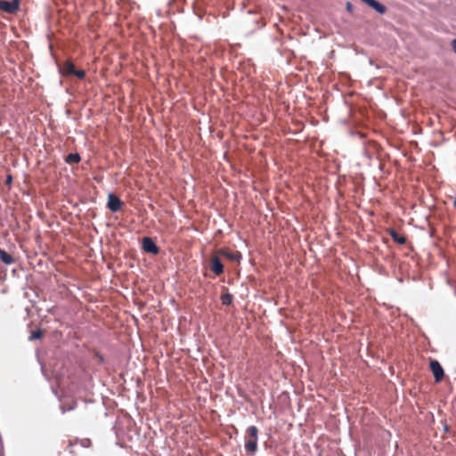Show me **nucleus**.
<instances>
[{
  "mask_svg": "<svg viewBox=\"0 0 456 456\" xmlns=\"http://www.w3.org/2000/svg\"><path fill=\"white\" fill-rule=\"evenodd\" d=\"M61 72L63 76H76L79 79H84L86 72L83 69L77 70L71 61H66L61 67Z\"/></svg>",
  "mask_w": 456,
  "mask_h": 456,
  "instance_id": "f257e3e1",
  "label": "nucleus"
},
{
  "mask_svg": "<svg viewBox=\"0 0 456 456\" xmlns=\"http://www.w3.org/2000/svg\"><path fill=\"white\" fill-rule=\"evenodd\" d=\"M430 370L434 375L436 383H440L444 376V371L441 364L436 360H431L429 362Z\"/></svg>",
  "mask_w": 456,
  "mask_h": 456,
  "instance_id": "f03ea898",
  "label": "nucleus"
},
{
  "mask_svg": "<svg viewBox=\"0 0 456 456\" xmlns=\"http://www.w3.org/2000/svg\"><path fill=\"white\" fill-rule=\"evenodd\" d=\"M20 6L19 0H12V1H5V0H0V11L13 14L15 13Z\"/></svg>",
  "mask_w": 456,
  "mask_h": 456,
  "instance_id": "7ed1b4c3",
  "label": "nucleus"
},
{
  "mask_svg": "<svg viewBox=\"0 0 456 456\" xmlns=\"http://www.w3.org/2000/svg\"><path fill=\"white\" fill-rule=\"evenodd\" d=\"M122 201L121 200L116 196L115 194L110 193L108 195V203L107 207L111 212H118L122 208Z\"/></svg>",
  "mask_w": 456,
  "mask_h": 456,
  "instance_id": "20e7f679",
  "label": "nucleus"
},
{
  "mask_svg": "<svg viewBox=\"0 0 456 456\" xmlns=\"http://www.w3.org/2000/svg\"><path fill=\"white\" fill-rule=\"evenodd\" d=\"M142 249L147 253L157 255L159 252V248L150 237H144L142 242Z\"/></svg>",
  "mask_w": 456,
  "mask_h": 456,
  "instance_id": "39448f33",
  "label": "nucleus"
},
{
  "mask_svg": "<svg viewBox=\"0 0 456 456\" xmlns=\"http://www.w3.org/2000/svg\"><path fill=\"white\" fill-rule=\"evenodd\" d=\"M210 270L216 275L220 276L224 273V265L216 256H213L210 261Z\"/></svg>",
  "mask_w": 456,
  "mask_h": 456,
  "instance_id": "423d86ee",
  "label": "nucleus"
},
{
  "mask_svg": "<svg viewBox=\"0 0 456 456\" xmlns=\"http://www.w3.org/2000/svg\"><path fill=\"white\" fill-rule=\"evenodd\" d=\"M217 254L228 258L231 261H240V259L241 257V255L240 252H238V251L232 252L227 248H220L217 251Z\"/></svg>",
  "mask_w": 456,
  "mask_h": 456,
  "instance_id": "0eeeda50",
  "label": "nucleus"
},
{
  "mask_svg": "<svg viewBox=\"0 0 456 456\" xmlns=\"http://www.w3.org/2000/svg\"><path fill=\"white\" fill-rule=\"evenodd\" d=\"M362 1L364 2L365 4H367L370 7H371L372 9H374L376 12H378L380 14L385 13L387 11L386 6L376 0H362Z\"/></svg>",
  "mask_w": 456,
  "mask_h": 456,
  "instance_id": "6e6552de",
  "label": "nucleus"
},
{
  "mask_svg": "<svg viewBox=\"0 0 456 456\" xmlns=\"http://www.w3.org/2000/svg\"><path fill=\"white\" fill-rule=\"evenodd\" d=\"M388 233L391 236V238L395 241L396 243L400 245H404L407 241L406 237L403 234H399L395 229L390 228L388 230Z\"/></svg>",
  "mask_w": 456,
  "mask_h": 456,
  "instance_id": "1a4fd4ad",
  "label": "nucleus"
},
{
  "mask_svg": "<svg viewBox=\"0 0 456 456\" xmlns=\"http://www.w3.org/2000/svg\"><path fill=\"white\" fill-rule=\"evenodd\" d=\"M0 259L5 265H12L14 263V258L7 252L0 248Z\"/></svg>",
  "mask_w": 456,
  "mask_h": 456,
  "instance_id": "9d476101",
  "label": "nucleus"
},
{
  "mask_svg": "<svg viewBox=\"0 0 456 456\" xmlns=\"http://www.w3.org/2000/svg\"><path fill=\"white\" fill-rule=\"evenodd\" d=\"M245 449L248 454H254L257 449V441L248 440L245 444Z\"/></svg>",
  "mask_w": 456,
  "mask_h": 456,
  "instance_id": "9b49d317",
  "label": "nucleus"
},
{
  "mask_svg": "<svg viewBox=\"0 0 456 456\" xmlns=\"http://www.w3.org/2000/svg\"><path fill=\"white\" fill-rule=\"evenodd\" d=\"M80 160L81 158L78 153H69L65 159V161L68 164H77Z\"/></svg>",
  "mask_w": 456,
  "mask_h": 456,
  "instance_id": "f8f14e48",
  "label": "nucleus"
},
{
  "mask_svg": "<svg viewBox=\"0 0 456 456\" xmlns=\"http://www.w3.org/2000/svg\"><path fill=\"white\" fill-rule=\"evenodd\" d=\"M247 433L249 436V440L257 441L258 429L256 426H250L248 428Z\"/></svg>",
  "mask_w": 456,
  "mask_h": 456,
  "instance_id": "ddd939ff",
  "label": "nucleus"
},
{
  "mask_svg": "<svg viewBox=\"0 0 456 456\" xmlns=\"http://www.w3.org/2000/svg\"><path fill=\"white\" fill-rule=\"evenodd\" d=\"M220 299L223 305H230L232 303V295L230 293L223 294Z\"/></svg>",
  "mask_w": 456,
  "mask_h": 456,
  "instance_id": "4468645a",
  "label": "nucleus"
},
{
  "mask_svg": "<svg viewBox=\"0 0 456 456\" xmlns=\"http://www.w3.org/2000/svg\"><path fill=\"white\" fill-rule=\"evenodd\" d=\"M42 335H43V331L40 329H37L31 332V334L29 336V340L38 339L42 337Z\"/></svg>",
  "mask_w": 456,
  "mask_h": 456,
  "instance_id": "2eb2a0df",
  "label": "nucleus"
},
{
  "mask_svg": "<svg viewBox=\"0 0 456 456\" xmlns=\"http://www.w3.org/2000/svg\"><path fill=\"white\" fill-rule=\"evenodd\" d=\"M76 405H77L76 402H72V403L70 405H63L61 407L62 411L65 412L66 411H71L76 407Z\"/></svg>",
  "mask_w": 456,
  "mask_h": 456,
  "instance_id": "dca6fc26",
  "label": "nucleus"
},
{
  "mask_svg": "<svg viewBox=\"0 0 456 456\" xmlns=\"http://www.w3.org/2000/svg\"><path fill=\"white\" fill-rule=\"evenodd\" d=\"M451 45H452L453 52L456 53V39L452 40Z\"/></svg>",
  "mask_w": 456,
  "mask_h": 456,
  "instance_id": "f3484780",
  "label": "nucleus"
},
{
  "mask_svg": "<svg viewBox=\"0 0 456 456\" xmlns=\"http://www.w3.org/2000/svg\"><path fill=\"white\" fill-rule=\"evenodd\" d=\"M346 10L350 12L353 11V5L349 2L346 3Z\"/></svg>",
  "mask_w": 456,
  "mask_h": 456,
  "instance_id": "a211bd4d",
  "label": "nucleus"
},
{
  "mask_svg": "<svg viewBox=\"0 0 456 456\" xmlns=\"http://www.w3.org/2000/svg\"><path fill=\"white\" fill-rule=\"evenodd\" d=\"M12 175H8L7 178H6V183L7 184H11L12 183Z\"/></svg>",
  "mask_w": 456,
  "mask_h": 456,
  "instance_id": "6ab92c4d",
  "label": "nucleus"
},
{
  "mask_svg": "<svg viewBox=\"0 0 456 456\" xmlns=\"http://www.w3.org/2000/svg\"><path fill=\"white\" fill-rule=\"evenodd\" d=\"M453 206H454V208H456V198L453 200Z\"/></svg>",
  "mask_w": 456,
  "mask_h": 456,
  "instance_id": "aec40b11",
  "label": "nucleus"
}]
</instances>
